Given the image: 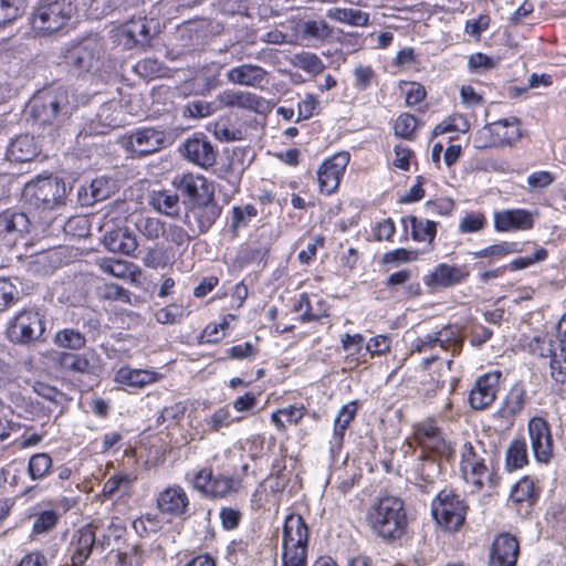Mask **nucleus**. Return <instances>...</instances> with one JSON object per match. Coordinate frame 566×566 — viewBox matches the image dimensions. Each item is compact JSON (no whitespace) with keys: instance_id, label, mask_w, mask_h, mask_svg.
<instances>
[{"instance_id":"nucleus-25","label":"nucleus","mask_w":566,"mask_h":566,"mask_svg":"<svg viewBox=\"0 0 566 566\" xmlns=\"http://www.w3.org/2000/svg\"><path fill=\"white\" fill-rule=\"evenodd\" d=\"M517 117L511 116L502 118L493 123L485 124L484 127L478 130L473 137V147L476 149H488L502 147L503 143H509L514 139V136L502 138L499 137L500 128H503L510 124H516Z\"/></svg>"},{"instance_id":"nucleus-54","label":"nucleus","mask_w":566,"mask_h":566,"mask_svg":"<svg viewBox=\"0 0 566 566\" xmlns=\"http://www.w3.org/2000/svg\"><path fill=\"white\" fill-rule=\"evenodd\" d=\"M421 451L429 452L434 457L446 458L447 460L453 459L455 453L451 442L447 441L442 433L427 442H421Z\"/></svg>"},{"instance_id":"nucleus-28","label":"nucleus","mask_w":566,"mask_h":566,"mask_svg":"<svg viewBox=\"0 0 566 566\" xmlns=\"http://www.w3.org/2000/svg\"><path fill=\"white\" fill-rule=\"evenodd\" d=\"M160 378L161 375L155 370L123 366L115 373L114 380L116 384L123 386L135 389H144L145 387L157 382Z\"/></svg>"},{"instance_id":"nucleus-8","label":"nucleus","mask_w":566,"mask_h":566,"mask_svg":"<svg viewBox=\"0 0 566 566\" xmlns=\"http://www.w3.org/2000/svg\"><path fill=\"white\" fill-rule=\"evenodd\" d=\"M34 222L22 211L7 209L0 213V245L11 249L18 243L27 244V237Z\"/></svg>"},{"instance_id":"nucleus-29","label":"nucleus","mask_w":566,"mask_h":566,"mask_svg":"<svg viewBox=\"0 0 566 566\" xmlns=\"http://www.w3.org/2000/svg\"><path fill=\"white\" fill-rule=\"evenodd\" d=\"M103 242L108 251L126 255H130L138 248L136 235L126 227L106 231Z\"/></svg>"},{"instance_id":"nucleus-52","label":"nucleus","mask_w":566,"mask_h":566,"mask_svg":"<svg viewBox=\"0 0 566 566\" xmlns=\"http://www.w3.org/2000/svg\"><path fill=\"white\" fill-rule=\"evenodd\" d=\"M545 522L556 535L566 532V505L552 503L546 510Z\"/></svg>"},{"instance_id":"nucleus-60","label":"nucleus","mask_w":566,"mask_h":566,"mask_svg":"<svg viewBox=\"0 0 566 566\" xmlns=\"http://www.w3.org/2000/svg\"><path fill=\"white\" fill-rule=\"evenodd\" d=\"M558 353L549 360L551 376L557 384H566V347L558 344Z\"/></svg>"},{"instance_id":"nucleus-42","label":"nucleus","mask_w":566,"mask_h":566,"mask_svg":"<svg viewBox=\"0 0 566 566\" xmlns=\"http://www.w3.org/2000/svg\"><path fill=\"white\" fill-rule=\"evenodd\" d=\"M328 17L353 27H366L369 24V14L354 8H336L328 12Z\"/></svg>"},{"instance_id":"nucleus-21","label":"nucleus","mask_w":566,"mask_h":566,"mask_svg":"<svg viewBox=\"0 0 566 566\" xmlns=\"http://www.w3.org/2000/svg\"><path fill=\"white\" fill-rule=\"evenodd\" d=\"M460 471L467 482L473 483L479 489L483 486V478L489 473L485 459L469 441L464 442L461 448Z\"/></svg>"},{"instance_id":"nucleus-43","label":"nucleus","mask_w":566,"mask_h":566,"mask_svg":"<svg viewBox=\"0 0 566 566\" xmlns=\"http://www.w3.org/2000/svg\"><path fill=\"white\" fill-rule=\"evenodd\" d=\"M439 457L421 451L418 457L420 464L418 465V473L420 479L426 483H433L436 479L441 474V463L438 460Z\"/></svg>"},{"instance_id":"nucleus-12","label":"nucleus","mask_w":566,"mask_h":566,"mask_svg":"<svg viewBox=\"0 0 566 566\" xmlns=\"http://www.w3.org/2000/svg\"><path fill=\"white\" fill-rule=\"evenodd\" d=\"M180 151L185 159L202 169L213 167L218 157V149L202 133H196L188 137L184 142Z\"/></svg>"},{"instance_id":"nucleus-37","label":"nucleus","mask_w":566,"mask_h":566,"mask_svg":"<svg viewBox=\"0 0 566 566\" xmlns=\"http://www.w3.org/2000/svg\"><path fill=\"white\" fill-rule=\"evenodd\" d=\"M298 8H285V43L302 45L305 18Z\"/></svg>"},{"instance_id":"nucleus-5","label":"nucleus","mask_w":566,"mask_h":566,"mask_svg":"<svg viewBox=\"0 0 566 566\" xmlns=\"http://www.w3.org/2000/svg\"><path fill=\"white\" fill-rule=\"evenodd\" d=\"M103 48L97 39H84L64 44L60 49L59 64L65 65L74 74L88 73L97 67Z\"/></svg>"},{"instance_id":"nucleus-7","label":"nucleus","mask_w":566,"mask_h":566,"mask_svg":"<svg viewBox=\"0 0 566 566\" xmlns=\"http://www.w3.org/2000/svg\"><path fill=\"white\" fill-rule=\"evenodd\" d=\"M308 536V527L301 515H285V566H307Z\"/></svg>"},{"instance_id":"nucleus-61","label":"nucleus","mask_w":566,"mask_h":566,"mask_svg":"<svg viewBox=\"0 0 566 566\" xmlns=\"http://www.w3.org/2000/svg\"><path fill=\"white\" fill-rule=\"evenodd\" d=\"M132 527L140 537L156 533L160 528V521L157 515L146 514L133 521Z\"/></svg>"},{"instance_id":"nucleus-24","label":"nucleus","mask_w":566,"mask_h":566,"mask_svg":"<svg viewBox=\"0 0 566 566\" xmlns=\"http://www.w3.org/2000/svg\"><path fill=\"white\" fill-rule=\"evenodd\" d=\"M518 553L517 539L509 533H502L492 543L489 566H515Z\"/></svg>"},{"instance_id":"nucleus-56","label":"nucleus","mask_w":566,"mask_h":566,"mask_svg":"<svg viewBox=\"0 0 566 566\" xmlns=\"http://www.w3.org/2000/svg\"><path fill=\"white\" fill-rule=\"evenodd\" d=\"M60 515L55 510H44L34 515L32 534L41 535L51 532L57 524Z\"/></svg>"},{"instance_id":"nucleus-44","label":"nucleus","mask_w":566,"mask_h":566,"mask_svg":"<svg viewBox=\"0 0 566 566\" xmlns=\"http://www.w3.org/2000/svg\"><path fill=\"white\" fill-rule=\"evenodd\" d=\"M53 342L57 347L78 350L85 346L86 338L78 329L63 328L55 333Z\"/></svg>"},{"instance_id":"nucleus-40","label":"nucleus","mask_w":566,"mask_h":566,"mask_svg":"<svg viewBox=\"0 0 566 566\" xmlns=\"http://www.w3.org/2000/svg\"><path fill=\"white\" fill-rule=\"evenodd\" d=\"M411 227V238L417 242L432 243L437 235L438 222L408 216Z\"/></svg>"},{"instance_id":"nucleus-13","label":"nucleus","mask_w":566,"mask_h":566,"mask_svg":"<svg viewBox=\"0 0 566 566\" xmlns=\"http://www.w3.org/2000/svg\"><path fill=\"white\" fill-rule=\"evenodd\" d=\"M168 143L161 129L140 127L132 132L126 142V149L137 157H144L161 150Z\"/></svg>"},{"instance_id":"nucleus-30","label":"nucleus","mask_w":566,"mask_h":566,"mask_svg":"<svg viewBox=\"0 0 566 566\" xmlns=\"http://www.w3.org/2000/svg\"><path fill=\"white\" fill-rule=\"evenodd\" d=\"M40 153L35 138L24 134L13 138L7 147L6 157L9 161L27 163L33 160Z\"/></svg>"},{"instance_id":"nucleus-33","label":"nucleus","mask_w":566,"mask_h":566,"mask_svg":"<svg viewBox=\"0 0 566 566\" xmlns=\"http://www.w3.org/2000/svg\"><path fill=\"white\" fill-rule=\"evenodd\" d=\"M113 191V181L106 177H97L92 180L88 187L81 186L77 190L78 198L84 205H93L109 197Z\"/></svg>"},{"instance_id":"nucleus-15","label":"nucleus","mask_w":566,"mask_h":566,"mask_svg":"<svg viewBox=\"0 0 566 566\" xmlns=\"http://www.w3.org/2000/svg\"><path fill=\"white\" fill-rule=\"evenodd\" d=\"M156 506L164 515L186 520L189 516L190 500L184 488L174 484L158 493Z\"/></svg>"},{"instance_id":"nucleus-31","label":"nucleus","mask_w":566,"mask_h":566,"mask_svg":"<svg viewBox=\"0 0 566 566\" xmlns=\"http://www.w3.org/2000/svg\"><path fill=\"white\" fill-rule=\"evenodd\" d=\"M120 114L118 103L102 104L90 125L91 134H105L108 129L118 127L122 123Z\"/></svg>"},{"instance_id":"nucleus-57","label":"nucleus","mask_w":566,"mask_h":566,"mask_svg":"<svg viewBox=\"0 0 566 566\" xmlns=\"http://www.w3.org/2000/svg\"><path fill=\"white\" fill-rule=\"evenodd\" d=\"M24 10V0H0V27H4L20 18Z\"/></svg>"},{"instance_id":"nucleus-50","label":"nucleus","mask_w":566,"mask_h":566,"mask_svg":"<svg viewBox=\"0 0 566 566\" xmlns=\"http://www.w3.org/2000/svg\"><path fill=\"white\" fill-rule=\"evenodd\" d=\"M52 458L44 452L33 454L28 463V473L32 480H41L51 473Z\"/></svg>"},{"instance_id":"nucleus-36","label":"nucleus","mask_w":566,"mask_h":566,"mask_svg":"<svg viewBox=\"0 0 566 566\" xmlns=\"http://www.w3.org/2000/svg\"><path fill=\"white\" fill-rule=\"evenodd\" d=\"M62 264L60 252L55 249H48L35 253L29 261V268L32 272L40 275L53 273Z\"/></svg>"},{"instance_id":"nucleus-41","label":"nucleus","mask_w":566,"mask_h":566,"mask_svg":"<svg viewBox=\"0 0 566 566\" xmlns=\"http://www.w3.org/2000/svg\"><path fill=\"white\" fill-rule=\"evenodd\" d=\"M136 480V475L130 473H117L112 475L103 485V496L112 499L116 493L122 492L128 494L132 485Z\"/></svg>"},{"instance_id":"nucleus-47","label":"nucleus","mask_w":566,"mask_h":566,"mask_svg":"<svg viewBox=\"0 0 566 566\" xmlns=\"http://www.w3.org/2000/svg\"><path fill=\"white\" fill-rule=\"evenodd\" d=\"M151 205L167 216H176L179 212V195L168 190L153 192Z\"/></svg>"},{"instance_id":"nucleus-53","label":"nucleus","mask_w":566,"mask_h":566,"mask_svg":"<svg viewBox=\"0 0 566 566\" xmlns=\"http://www.w3.org/2000/svg\"><path fill=\"white\" fill-rule=\"evenodd\" d=\"M136 229L148 240H157L165 233V223L158 218L139 216L135 221Z\"/></svg>"},{"instance_id":"nucleus-14","label":"nucleus","mask_w":566,"mask_h":566,"mask_svg":"<svg viewBox=\"0 0 566 566\" xmlns=\"http://www.w3.org/2000/svg\"><path fill=\"white\" fill-rule=\"evenodd\" d=\"M172 186L182 198L186 209L188 206H192V203L202 200L213 192V188L209 185L206 177L191 172L175 176Z\"/></svg>"},{"instance_id":"nucleus-4","label":"nucleus","mask_w":566,"mask_h":566,"mask_svg":"<svg viewBox=\"0 0 566 566\" xmlns=\"http://www.w3.org/2000/svg\"><path fill=\"white\" fill-rule=\"evenodd\" d=\"M22 197L30 208L50 213L62 206L67 199V186L64 180L54 176H38L24 186Z\"/></svg>"},{"instance_id":"nucleus-64","label":"nucleus","mask_w":566,"mask_h":566,"mask_svg":"<svg viewBox=\"0 0 566 566\" xmlns=\"http://www.w3.org/2000/svg\"><path fill=\"white\" fill-rule=\"evenodd\" d=\"M115 566H142L144 563L143 551L135 545L129 552H118Z\"/></svg>"},{"instance_id":"nucleus-55","label":"nucleus","mask_w":566,"mask_h":566,"mask_svg":"<svg viewBox=\"0 0 566 566\" xmlns=\"http://www.w3.org/2000/svg\"><path fill=\"white\" fill-rule=\"evenodd\" d=\"M357 411H358V402L356 400L344 405L339 409V411L334 420L333 433L345 437V432H346L349 423L355 419Z\"/></svg>"},{"instance_id":"nucleus-1","label":"nucleus","mask_w":566,"mask_h":566,"mask_svg":"<svg viewBox=\"0 0 566 566\" xmlns=\"http://www.w3.org/2000/svg\"><path fill=\"white\" fill-rule=\"evenodd\" d=\"M365 520L370 532L386 543L400 541L407 534L411 521L405 501L389 494L370 503Z\"/></svg>"},{"instance_id":"nucleus-22","label":"nucleus","mask_w":566,"mask_h":566,"mask_svg":"<svg viewBox=\"0 0 566 566\" xmlns=\"http://www.w3.org/2000/svg\"><path fill=\"white\" fill-rule=\"evenodd\" d=\"M187 218H192L197 224L199 233L208 232L216 221L220 218L222 206L214 198V192L202 200L188 206Z\"/></svg>"},{"instance_id":"nucleus-63","label":"nucleus","mask_w":566,"mask_h":566,"mask_svg":"<svg viewBox=\"0 0 566 566\" xmlns=\"http://www.w3.org/2000/svg\"><path fill=\"white\" fill-rule=\"evenodd\" d=\"M417 250H408L405 248H398L392 251H388L382 256V262L385 264H396L407 263L411 261H416L418 259Z\"/></svg>"},{"instance_id":"nucleus-3","label":"nucleus","mask_w":566,"mask_h":566,"mask_svg":"<svg viewBox=\"0 0 566 566\" xmlns=\"http://www.w3.org/2000/svg\"><path fill=\"white\" fill-rule=\"evenodd\" d=\"M75 15L72 0H38L29 15L32 31L48 36L66 28Z\"/></svg>"},{"instance_id":"nucleus-49","label":"nucleus","mask_w":566,"mask_h":566,"mask_svg":"<svg viewBox=\"0 0 566 566\" xmlns=\"http://www.w3.org/2000/svg\"><path fill=\"white\" fill-rule=\"evenodd\" d=\"M538 497L534 482L530 476H523L512 488L510 499L513 502L522 503L528 501L534 503Z\"/></svg>"},{"instance_id":"nucleus-32","label":"nucleus","mask_w":566,"mask_h":566,"mask_svg":"<svg viewBox=\"0 0 566 566\" xmlns=\"http://www.w3.org/2000/svg\"><path fill=\"white\" fill-rule=\"evenodd\" d=\"M304 46H317L333 36V29L323 20H306L302 29Z\"/></svg>"},{"instance_id":"nucleus-35","label":"nucleus","mask_w":566,"mask_h":566,"mask_svg":"<svg viewBox=\"0 0 566 566\" xmlns=\"http://www.w3.org/2000/svg\"><path fill=\"white\" fill-rule=\"evenodd\" d=\"M265 74V71L258 65L242 64L230 69L227 73V77L234 84L256 86L263 82Z\"/></svg>"},{"instance_id":"nucleus-6","label":"nucleus","mask_w":566,"mask_h":566,"mask_svg":"<svg viewBox=\"0 0 566 566\" xmlns=\"http://www.w3.org/2000/svg\"><path fill=\"white\" fill-rule=\"evenodd\" d=\"M467 512L464 500L451 489L441 490L431 502L432 517L447 531H458L465 522Z\"/></svg>"},{"instance_id":"nucleus-26","label":"nucleus","mask_w":566,"mask_h":566,"mask_svg":"<svg viewBox=\"0 0 566 566\" xmlns=\"http://www.w3.org/2000/svg\"><path fill=\"white\" fill-rule=\"evenodd\" d=\"M526 401V391L521 384H515L494 413L507 427L513 426L515 417L521 413Z\"/></svg>"},{"instance_id":"nucleus-18","label":"nucleus","mask_w":566,"mask_h":566,"mask_svg":"<svg viewBox=\"0 0 566 566\" xmlns=\"http://www.w3.org/2000/svg\"><path fill=\"white\" fill-rule=\"evenodd\" d=\"M493 219L494 230L499 233L527 231L535 224V213L522 208L495 211Z\"/></svg>"},{"instance_id":"nucleus-9","label":"nucleus","mask_w":566,"mask_h":566,"mask_svg":"<svg viewBox=\"0 0 566 566\" xmlns=\"http://www.w3.org/2000/svg\"><path fill=\"white\" fill-rule=\"evenodd\" d=\"M192 486L206 496L222 499L238 492L240 481L232 476L213 474L210 468H203L193 474Z\"/></svg>"},{"instance_id":"nucleus-38","label":"nucleus","mask_w":566,"mask_h":566,"mask_svg":"<svg viewBox=\"0 0 566 566\" xmlns=\"http://www.w3.org/2000/svg\"><path fill=\"white\" fill-rule=\"evenodd\" d=\"M522 251L523 248L518 242L502 241L500 243L492 244L479 251L472 252L471 255L474 259L489 258L491 263L493 261L501 260L509 254L521 253Z\"/></svg>"},{"instance_id":"nucleus-51","label":"nucleus","mask_w":566,"mask_h":566,"mask_svg":"<svg viewBox=\"0 0 566 566\" xmlns=\"http://www.w3.org/2000/svg\"><path fill=\"white\" fill-rule=\"evenodd\" d=\"M258 216V209L255 206L251 203H247L244 206H234L232 208V219L230 229L234 235H237L238 231L242 228H247L252 218Z\"/></svg>"},{"instance_id":"nucleus-48","label":"nucleus","mask_w":566,"mask_h":566,"mask_svg":"<svg viewBox=\"0 0 566 566\" xmlns=\"http://www.w3.org/2000/svg\"><path fill=\"white\" fill-rule=\"evenodd\" d=\"M439 347L443 350H451L452 356L460 353L462 347V338L457 326L447 325L437 331Z\"/></svg>"},{"instance_id":"nucleus-10","label":"nucleus","mask_w":566,"mask_h":566,"mask_svg":"<svg viewBox=\"0 0 566 566\" xmlns=\"http://www.w3.org/2000/svg\"><path fill=\"white\" fill-rule=\"evenodd\" d=\"M45 331L43 316L32 310L18 313L8 326V337L15 344H29L41 337Z\"/></svg>"},{"instance_id":"nucleus-62","label":"nucleus","mask_w":566,"mask_h":566,"mask_svg":"<svg viewBox=\"0 0 566 566\" xmlns=\"http://www.w3.org/2000/svg\"><path fill=\"white\" fill-rule=\"evenodd\" d=\"M497 63V59L482 52H476L469 56L468 67L471 73H482L494 69Z\"/></svg>"},{"instance_id":"nucleus-58","label":"nucleus","mask_w":566,"mask_h":566,"mask_svg":"<svg viewBox=\"0 0 566 566\" xmlns=\"http://www.w3.org/2000/svg\"><path fill=\"white\" fill-rule=\"evenodd\" d=\"M548 251L539 247L535 250V252L530 256H520L512 260L509 264L504 265L505 270L510 271H521L532 266L535 263L543 262L547 259Z\"/></svg>"},{"instance_id":"nucleus-2","label":"nucleus","mask_w":566,"mask_h":566,"mask_svg":"<svg viewBox=\"0 0 566 566\" xmlns=\"http://www.w3.org/2000/svg\"><path fill=\"white\" fill-rule=\"evenodd\" d=\"M74 109L75 104L64 86L40 91L30 103V115L40 126L57 128L70 118Z\"/></svg>"},{"instance_id":"nucleus-11","label":"nucleus","mask_w":566,"mask_h":566,"mask_svg":"<svg viewBox=\"0 0 566 566\" xmlns=\"http://www.w3.org/2000/svg\"><path fill=\"white\" fill-rule=\"evenodd\" d=\"M350 160L348 151H339L326 158L317 169L319 191L331 196L336 192Z\"/></svg>"},{"instance_id":"nucleus-45","label":"nucleus","mask_w":566,"mask_h":566,"mask_svg":"<svg viewBox=\"0 0 566 566\" xmlns=\"http://www.w3.org/2000/svg\"><path fill=\"white\" fill-rule=\"evenodd\" d=\"M291 63L304 72L315 76L321 74L325 70V64L323 61L312 52H301L294 54L290 59Z\"/></svg>"},{"instance_id":"nucleus-19","label":"nucleus","mask_w":566,"mask_h":566,"mask_svg":"<svg viewBox=\"0 0 566 566\" xmlns=\"http://www.w3.org/2000/svg\"><path fill=\"white\" fill-rule=\"evenodd\" d=\"M96 544V530L93 524H86L72 533L67 554L70 566H83L90 558Z\"/></svg>"},{"instance_id":"nucleus-17","label":"nucleus","mask_w":566,"mask_h":566,"mask_svg":"<svg viewBox=\"0 0 566 566\" xmlns=\"http://www.w3.org/2000/svg\"><path fill=\"white\" fill-rule=\"evenodd\" d=\"M469 275L470 271L467 265L439 263L429 274L423 275L422 281L427 287L436 291L459 285L465 282Z\"/></svg>"},{"instance_id":"nucleus-20","label":"nucleus","mask_w":566,"mask_h":566,"mask_svg":"<svg viewBox=\"0 0 566 566\" xmlns=\"http://www.w3.org/2000/svg\"><path fill=\"white\" fill-rule=\"evenodd\" d=\"M502 373L494 370L480 376L469 394V403L474 410L488 408L496 398Z\"/></svg>"},{"instance_id":"nucleus-16","label":"nucleus","mask_w":566,"mask_h":566,"mask_svg":"<svg viewBox=\"0 0 566 566\" xmlns=\"http://www.w3.org/2000/svg\"><path fill=\"white\" fill-rule=\"evenodd\" d=\"M533 454L537 462L548 463L553 458V438L547 420L533 417L527 424Z\"/></svg>"},{"instance_id":"nucleus-27","label":"nucleus","mask_w":566,"mask_h":566,"mask_svg":"<svg viewBox=\"0 0 566 566\" xmlns=\"http://www.w3.org/2000/svg\"><path fill=\"white\" fill-rule=\"evenodd\" d=\"M159 32V23L154 19L138 17L132 19L123 25L122 33L133 44L146 45L151 38Z\"/></svg>"},{"instance_id":"nucleus-39","label":"nucleus","mask_w":566,"mask_h":566,"mask_svg":"<svg viewBox=\"0 0 566 566\" xmlns=\"http://www.w3.org/2000/svg\"><path fill=\"white\" fill-rule=\"evenodd\" d=\"M527 462L526 441L524 439H514L505 453V469L512 472L522 469Z\"/></svg>"},{"instance_id":"nucleus-23","label":"nucleus","mask_w":566,"mask_h":566,"mask_svg":"<svg viewBox=\"0 0 566 566\" xmlns=\"http://www.w3.org/2000/svg\"><path fill=\"white\" fill-rule=\"evenodd\" d=\"M57 363L66 371L94 376L101 371V359L94 349L83 354L62 352L57 355Z\"/></svg>"},{"instance_id":"nucleus-34","label":"nucleus","mask_w":566,"mask_h":566,"mask_svg":"<svg viewBox=\"0 0 566 566\" xmlns=\"http://www.w3.org/2000/svg\"><path fill=\"white\" fill-rule=\"evenodd\" d=\"M221 103L227 107H238L261 112L264 99L251 92L226 91L220 95Z\"/></svg>"},{"instance_id":"nucleus-59","label":"nucleus","mask_w":566,"mask_h":566,"mask_svg":"<svg viewBox=\"0 0 566 566\" xmlns=\"http://www.w3.org/2000/svg\"><path fill=\"white\" fill-rule=\"evenodd\" d=\"M418 123L419 120L415 115L409 113L400 114L394 125L395 135L405 139H411L415 135Z\"/></svg>"},{"instance_id":"nucleus-46","label":"nucleus","mask_w":566,"mask_h":566,"mask_svg":"<svg viewBox=\"0 0 566 566\" xmlns=\"http://www.w3.org/2000/svg\"><path fill=\"white\" fill-rule=\"evenodd\" d=\"M531 350L541 357L553 359L558 353V340L556 335H537L530 343Z\"/></svg>"}]
</instances>
